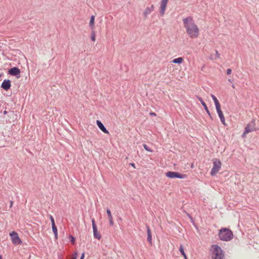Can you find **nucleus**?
<instances>
[{"label": "nucleus", "instance_id": "1", "mask_svg": "<svg viewBox=\"0 0 259 259\" xmlns=\"http://www.w3.org/2000/svg\"><path fill=\"white\" fill-rule=\"evenodd\" d=\"M184 27L189 36L192 38H195L198 36L199 29L197 26L194 23L191 17H189L183 19Z\"/></svg>", "mask_w": 259, "mask_h": 259}, {"label": "nucleus", "instance_id": "29", "mask_svg": "<svg viewBox=\"0 0 259 259\" xmlns=\"http://www.w3.org/2000/svg\"><path fill=\"white\" fill-rule=\"evenodd\" d=\"M77 256V252H74L73 254L72 257L71 259H76Z\"/></svg>", "mask_w": 259, "mask_h": 259}, {"label": "nucleus", "instance_id": "26", "mask_svg": "<svg viewBox=\"0 0 259 259\" xmlns=\"http://www.w3.org/2000/svg\"><path fill=\"white\" fill-rule=\"evenodd\" d=\"M143 147L146 151H147L148 152L152 151V150L146 144H143Z\"/></svg>", "mask_w": 259, "mask_h": 259}, {"label": "nucleus", "instance_id": "5", "mask_svg": "<svg viewBox=\"0 0 259 259\" xmlns=\"http://www.w3.org/2000/svg\"><path fill=\"white\" fill-rule=\"evenodd\" d=\"M165 176L170 179L179 178L185 179L187 178V175L185 174H182L179 172L168 171L165 173Z\"/></svg>", "mask_w": 259, "mask_h": 259}, {"label": "nucleus", "instance_id": "30", "mask_svg": "<svg viewBox=\"0 0 259 259\" xmlns=\"http://www.w3.org/2000/svg\"><path fill=\"white\" fill-rule=\"evenodd\" d=\"M232 72V70L230 68L228 69L227 70V74H230Z\"/></svg>", "mask_w": 259, "mask_h": 259}, {"label": "nucleus", "instance_id": "20", "mask_svg": "<svg viewBox=\"0 0 259 259\" xmlns=\"http://www.w3.org/2000/svg\"><path fill=\"white\" fill-rule=\"evenodd\" d=\"M94 21H95V16L92 15L91 17L89 25L91 29H93L94 27Z\"/></svg>", "mask_w": 259, "mask_h": 259}, {"label": "nucleus", "instance_id": "13", "mask_svg": "<svg viewBox=\"0 0 259 259\" xmlns=\"http://www.w3.org/2000/svg\"><path fill=\"white\" fill-rule=\"evenodd\" d=\"M11 86V82L9 79H5L1 84V88L6 91H8L10 89Z\"/></svg>", "mask_w": 259, "mask_h": 259}, {"label": "nucleus", "instance_id": "36", "mask_svg": "<svg viewBox=\"0 0 259 259\" xmlns=\"http://www.w3.org/2000/svg\"><path fill=\"white\" fill-rule=\"evenodd\" d=\"M188 216L191 220H192V218L189 214H188Z\"/></svg>", "mask_w": 259, "mask_h": 259}, {"label": "nucleus", "instance_id": "15", "mask_svg": "<svg viewBox=\"0 0 259 259\" xmlns=\"http://www.w3.org/2000/svg\"><path fill=\"white\" fill-rule=\"evenodd\" d=\"M97 124L99 128L104 133L109 134L108 131L106 128L103 124L101 121L97 120L96 121Z\"/></svg>", "mask_w": 259, "mask_h": 259}, {"label": "nucleus", "instance_id": "19", "mask_svg": "<svg viewBox=\"0 0 259 259\" xmlns=\"http://www.w3.org/2000/svg\"><path fill=\"white\" fill-rule=\"evenodd\" d=\"M211 97L212 98V100H213V101L214 102L215 107L221 106L218 100L217 99V98H216V97L214 95L211 94Z\"/></svg>", "mask_w": 259, "mask_h": 259}, {"label": "nucleus", "instance_id": "4", "mask_svg": "<svg viewBox=\"0 0 259 259\" xmlns=\"http://www.w3.org/2000/svg\"><path fill=\"white\" fill-rule=\"evenodd\" d=\"M222 163L220 160L214 159L213 160V167L210 171V175L212 176H214L219 172L221 167Z\"/></svg>", "mask_w": 259, "mask_h": 259}, {"label": "nucleus", "instance_id": "12", "mask_svg": "<svg viewBox=\"0 0 259 259\" xmlns=\"http://www.w3.org/2000/svg\"><path fill=\"white\" fill-rule=\"evenodd\" d=\"M215 108H216V110H217V113L218 114V115H219V116L220 118V120L221 121V122L224 125H226V124L225 122V118L224 117L223 113L222 111L221 110V106L215 107Z\"/></svg>", "mask_w": 259, "mask_h": 259}, {"label": "nucleus", "instance_id": "17", "mask_svg": "<svg viewBox=\"0 0 259 259\" xmlns=\"http://www.w3.org/2000/svg\"><path fill=\"white\" fill-rule=\"evenodd\" d=\"M154 9L153 5L149 7H147L144 12V15L145 17H146L148 15L150 14Z\"/></svg>", "mask_w": 259, "mask_h": 259}, {"label": "nucleus", "instance_id": "31", "mask_svg": "<svg viewBox=\"0 0 259 259\" xmlns=\"http://www.w3.org/2000/svg\"><path fill=\"white\" fill-rule=\"evenodd\" d=\"M10 206H9V208H11L12 207V205H13V201L12 200H11V201H10Z\"/></svg>", "mask_w": 259, "mask_h": 259}, {"label": "nucleus", "instance_id": "21", "mask_svg": "<svg viewBox=\"0 0 259 259\" xmlns=\"http://www.w3.org/2000/svg\"><path fill=\"white\" fill-rule=\"evenodd\" d=\"M52 228L53 232L55 235V238H56V239H57V236H58V233H57V227L56 226L55 224L52 225Z\"/></svg>", "mask_w": 259, "mask_h": 259}, {"label": "nucleus", "instance_id": "23", "mask_svg": "<svg viewBox=\"0 0 259 259\" xmlns=\"http://www.w3.org/2000/svg\"><path fill=\"white\" fill-rule=\"evenodd\" d=\"M179 251H180L182 255L185 257V259H187L186 254L185 253L184 247L183 245H181L179 248Z\"/></svg>", "mask_w": 259, "mask_h": 259}, {"label": "nucleus", "instance_id": "8", "mask_svg": "<svg viewBox=\"0 0 259 259\" xmlns=\"http://www.w3.org/2000/svg\"><path fill=\"white\" fill-rule=\"evenodd\" d=\"M20 70L17 67H14L8 70V74L12 76H15L17 78L20 77Z\"/></svg>", "mask_w": 259, "mask_h": 259}, {"label": "nucleus", "instance_id": "37", "mask_svg": "<svg viewBox=\"0 0 259 259\" xmlns=\"http://www.w3.org/2000/svg\"><path fill=\"white\" fill-rule=\"evenodd\" d=\"M228 81H229V82H232V80H231V79H228Z\"/></svg>", "mask_w": 259, "mask_h": 259}, {"label": "nucleus", "instance_id": "33", "mask_svg": "<svg viewBox=\"0 0 259 259\" xmlns=\"http://www.w3.org/2000/svg\"><path fill=\"white\" fill-rule=\"evenodd\" d=\"M150 115H151L152 116H156V113L154 112H150Z\"/></svg>", "mask_w": 259, "mask_h": 259}, {"label": "nucleus", "instance_id": "38", "mask_svg": "<svg viewBox=\"0 0 259 259\" xmlns=\"http://www.w3.org/2000/svg\"><path fill=\"white\" fill-rule=\"evenodd\" d=\"M7 208H8L7 207H6V208H4L3 210H7Z\"/></svg>", "mask_w": 259, "mask_h": 259}, {"label": "nucleus", "instance_id": "10", "mask_svg": "<svg viewBox=\"0 0 259 259\" xmlns=\"http://www.w3.org/2000/svg\"><path fill=\"white\" fill-rule=\"evenodd\" d=\"M4 114L5 115L3 117V118L5 119L6 121L7 122H11V118H12L13 119H14V116H15V115L14 114V112L11 111H7L5 110L4 111Z\"/></svg>", "mask_w": 259, "mask_h": 259}, {"label": "nucleus", "instance_id": "6", "mask_svg": "<svg viewBox=\"0 0 259 259\" xmlns=\"http://www.w3.org/2000/svg\"><path fill=\"white\" fill-rule=\"evenodd\" d=\"M255 121L254 120H252L249 123L247 124L242 136L245 137L246 134L255 131Z\"/></svg>", "mask_w": 259, "mask_h": 259}, {"label": "nucleus", "instance_id": "25", "mask_svg": "<svg viewBox=\"0 0 259 259\" xmlns=\"http://www.w3.org/2000/svg\"><path fill=\"white\" fill-rule=\"evenodd\" d=\"M95 37H96L95 32V31H92V33H91V38L92 40L93 41H95V39H96Z\"/></svg>", "mask_w": 259, "mask_h": 259}, {"label": "nucleus", "instance_id": "7", "mask_svg": "<svg viewBox=\"0 0 259 259\" xmlns=\"http://www.w3.org/2000/svg\"><path fill=\"white\" fill-rule=\"evenodd\" d=\"M12 241L14 244H20L22 243L21 240L20 239L17 232L13 231L10 234Z\"/></svg>", "mask_w": 259, "mask_h": 259}, {"label": "nucleus", "instance_id": "16", "mask_svg": "<svg viewBox=\"0 0 259 259\" xmlns=\"http://www.w3.org/2000/svg\"><path fill=\"white\" fill-rule=\"evenodd\" d=\"M147 232V241L151 245L152 244V234L151 230L148 226H146Z\"/></svg>", "mask_w": 259, "mask_h": 259}, {"label": "nucleus", "instance_id": "18", "mask_svg": "<svg viewBox=\"0 0 259 259\" xmlns=\"http://www.w3.org/2000/svg\"><path fill=\"white\" fill-rule=\"evenodd\" d=\"M107 213L109 218L110 225L112 226L114 224L113 218L111 213V211L108 208L107 209Z\"/></svg>", "mask_w": 259, "mask_h": 259}, {"label": "nucleus", "instance_id": "14", "mask_svg": "<svg viewBox=\"0 0 259 259\" xmlns=\"http://www.w3.org/2000/svg\"><path fill=\"white\" fill-rule=\"evenodd\" d=\"M197 98H198V99L199 100V101L201 102V104L202 105V106H203V108H204V109L205 110L206 113L208 114V115L210 116V117L212 119V117H211V114L206 106V104H205V103L203 101V100H202V99L199 97V96H197Z\"/></svg>", "mask_w": 259, "mask_h": 259}, {"label": "nucleus", "instance_id": "35", "mask_svg": "<svg viewBox=\"0 0 259 259\" xmlns=\"http://www.w3.org/2000/svg\"><path fill=\"white\" fill-rule=\"evenodd\" d=\"M232 87L233 88H234V89L235 88V85H234V84H232Z\"/></svg>", "mask_w": 259, "mask_h": 259}, {"label": "nucleus", "instance_id": "32", "mask_svg": "<svg viewBox=\"0 0 259 259\" xmlns=\"http://www.w3.org/2000/svg\"><path fill=\"white\" fill-rule=\"evenodd\" d=\"M84 257V253L83 252L81 255L80 259H83Z\"/></svg>", "mask_w": 259, "mask_h": 259}, {"label": "nucleus", "instance_id": "22", "mask_svg": "<svg viewBox=\"0 0 259 259\" xmlns=\"http://www.w3.org/2000/svg\"><path fill=\"white\" fill-rule=\"evenodd\" d=\"M183 61V59L182 57H179L176 59H174L172 60V62L176 64H181Z\"/></svg>", "mask_w": 259, "mask_h": 259}, {"label": "nucleus", "instance_id": "2", "mask_svg": "<svg viewBox=\"0 0 259 259\" xmlns=\"http://www.w3.org/2000/svg\"><path fill=\"white\" fill-rule=\"evenodd\" d=\"M218 235L220 240L229 241L233 238V234L229 229L223 228L220 230Z\"/></svg>", "mask_w": 259, "mask_h": 259}, {"label": "nucleus", "instance_id": "11", "mask_svg": "<svg viewBox=\"0 0 259 259\" xmlns=\"http://www.w3.org/2000/svg\"><path fill=\"white\" fill-rule=\"evenodd\" d=\"M168 0H162L160 4L159 13L161 16L164 15Z\"/></svg>", "mask_w": 259, "mask_h": 259}, {"label": "nucleus", "instance_id": "27", "mask_svg": "<svg viewBox=\"0 0 259 259\" xmlns=\"http://www.w3.org/2000/svg\"><path fill=\"white\" fill-rule=\"evenodd\" d=\"M69 237L70 238V241L71 242V243L72 244H74V243H75V238H74V237L73 236H72V235H69Z\"/></svg>", "mask_w": 259, "mask_h": 259}, {"label": "nucleus", "instance_id": "24", "mask_svg": "<svg viewBox=\"0 0 259 259\" xmlns=\"http://www.w3.org/2000/svg\"><path fill=\"white\" fill-rule=\"evenodd\" d=\"M220 56V55L218 51L215 50V57L214 58H213V56L212 55H211V56L210 57V58L211 60H213V59L215 60L217 58H219Z\"/></svg>", "mask_w": 259, "mask_h": 259}, {"label": "nucleus", "instance_id": "9", "mask_svg": "<svg viewBox=\"0 0 259 259\" xmlns=\"http://www.w3.org/2000/svg\"><path fill=\"white\" fill-rule=\"evenodd\" d=\"M92 224L93 229V235L95 238L100 240L101 238V235L98 232V229L94 219H92Z\"/></svg>", "mask_w": 259, "mask_h": 259}, {"label": "nucleus", "instance_id": "34", "mask_svg": "<svg viewBox=\"0 0 259 259\" xmlns=\"http://www.w3.org/2000/svg\"><path fill=\"white\" fill-rule=\"evenodd\" d=\"M130 165H132V166H133L134 168H135V164L134 163H130Z\"/></svg>", "mask_w": 259, "mask_h": 259}, {"label": "nucleus", "instance_id": "28", "mask_svg": "<svg viewBox=\"0 0 259 259\" xmlns=\"http://www.w3.org/2000/svg\"><path fill=\"white\" fill-rule=\"evenodd\" d=\"M50 219L52 225L55 224V221H54V218L53 217L52 215H50Z\"/></svg>", "mask_w": 259, "mask_h": 259}, {"label": "nucleus", "instance_id": "3", "mask_svg": "<svg viewBox=\"0 0 259 259\" xmlns=\"http://www.w3.org/2000/svg\"><path fill=\"white\" fill-rule=\"evenodd\" d=\"M211 252L213 259H224V254L221 248L218 245L211 246Z\"/></svg>", "mask_w": 259, "mask_h": 259}]
</instances>
